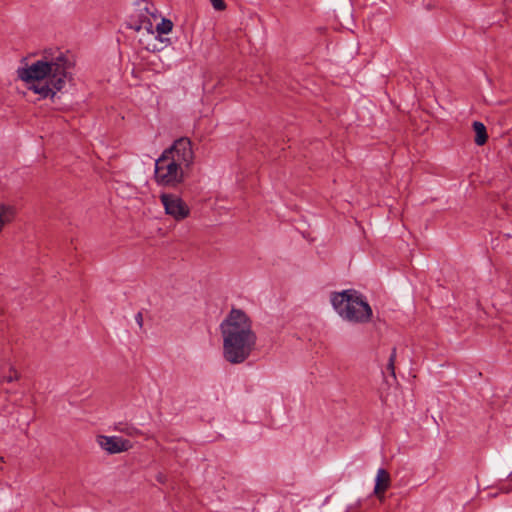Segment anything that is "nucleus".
<instances>
[{"label": "nucleus", "mask_w": 512, "mask_h": 512, "mask_svg": "<svg viewBox=\"0 0 512 512\" xmlns=\"http://www.w3.org/2000/svg\"><path fill=\"white\" fill-rule=\"evenodd\" d=\"M472 128L475 132V143L478 146H483L488 140V134L485 125L480 121H474Z\"/></svg>", "instance_id": "6e6552de"}, {"label": "nucleus", "mask_w": 512, "mask_h": 512, "mask_svg": "<svg viewBox=\"0 0 512 512\" xmlns=\"http://www.w3.org/2000/svg\"><path fill=\"white\" fill-rule=\"evenodd\" d=\"M71 67L72 62L60 52L56 57L44 56L30 66L19 67L17 75L29 90L43 99L53 100L56 93L64 88Z\"/></svg>", "instance_id": "f257e3e1"}, {"label": "nucleus", "mask_w": 512, "mask_h": 512, "mask_svg": "<svg viewBox=\"0 0 512 512\" xmlns=\"http://www.w3.org/2000/svg\"><path fill=\"white\" fill-rule=\"evenodd\" d=\"M156 480L161 483V484H165L166 481H167V476L161 472H159L157 475H156Z\"/></svg>", "instance_id": "dca6fc26"}, {"label": "nucleus", "mask_w": 512, "mask_h": 512, "mask_svg": "<svg viewBox=\"0 0 512 512\" xmlns=\"http://www.w3.org/2000/svg\"><path fill=\"white\" fill-rule=\"evenodd\" d=\"M96 442L101 448H132L133 446L128 439L117 436L98 435Z\"/></svg>", "instance_id": "423d86ee"}, {"label": "nucleus", "mask_w": 512, "mask_h": 512, "mask_svg": "<svg viewBox=\"0 0 512 512\" xmlns=\"http://www.w3.org/2000/svg\"><path fill=\"white\" fill-rule=\"evenodd\" d=\"M159 199L164 207L165 213L176 221H182L190 215L189 206L180 196L172 193H161Z\"/></svg>", "instance_id": "39448f33"}, {"label": "nucleus", "mask_w": 512, "mask_h": 512, "mask_svg": "<svg viewBox=\"0 0 512 512\" xmlns=\"http://www.w3.org/2000/svg\"><path fill=\"white\" fill-rule=\"evenodd\" d=\"M18 379V373L15 370H11V374L8 376H4L3 380L7 382H12L14 380Z\"/></svg>", "instance_id": "4468645a"}, {"label": "nucleus", "mask_w": 512, "mask_h": 512, "mask_svg": "<svg viewBox=\"0 0 512 512\" xmlns=\"http://www.w3.org/2000/svg\"><path fill=\"white\" fill-rule=\"evenodd\" d=\"M390 486V475L387 470L380 468L377 472L374 486V495L381 498Z\"/></svg>", "instance_id": "0eeeda50"}, {"label": "nucleus", "mask_w": 512, "mask_h": 512, "mask_svg": "<svg viewBox=\"0 0 512 512\" xmlns=\"http://www.w3.org/2000/svg\"><path fill=\"white\" fill-rule=\"evenodd\" d=\"M395 360H396V347H394L392 349V352L390 354V357H389L388 363H387V370L389 371L390 375L393 377L394 380H396Z\"/></svg>", "instance_id": "f8f14e48"}, {"label": "nucleus", "mask_w": 512, "mask_h": 512, "mask_svg": "<svg viewBox=\"0 0 512 512\" xmlns=\"http://www.w3.org/2000/svg\"><path fill=\"white\" fill-rule=\"evenodd\" d=\"M173 23L171 20L163 18L162 21L156 26L159 34H168L172 31Z\"/></svg>", "instance_id": "9b49d317"}, {"label": "nucleus", "mask_w": 512, "mask_h": 512, "mask_svg": "<svg viewBox=\"0 0 512 512\" xmlns=\"http://www.w3.org/2000/svg\"><path fill=\"white\" fill-rule=\"evenodd\" d=\"M135 320H136V322H137L138 326H139L140 328H142V327H143V314H142V312H138V313L135 315Z\"/></svg>", "instance_id": "2eb2a0df"}, {"label": "nucleus", "mask_w": 512, "mask_h": 512, "mask_svg": "<svg viewBox=\"0 0 512 512\" xmlns=\"http://www.w3.org/2000/svg\"><path fill=\"white\" fill-rule=\"evenodd\" d=\"M124 450H107L108 454H116V453H120V452H123Z\"/></svg>", "instance_id": "a211bd4d"}, {"label": "nucleus", "mask_w": 512, "mask_h": 512, "mask_svg": "<svg viewBox=\"0 0 512 512\" xmlns=\"http://www.w3.org/2000/svg\"><path fill=\"white\" fill-rule=\"evenodd\" d=\"M14 218V209L11 206L0 204V232L4 225L9 223Z\"/></svg>", "instance_id": "9d476101"}, {"label": "nucleus", "mask_w": 512, "mask_h": 512, "mask_svg": "<svg viewBox=\"0 0 512 512\" xmlns=\"http://www.w3.org/2000/svg\"><path fill=\"white\" fill-rule=\"evenodd\" d=\"M193 160L194 152L190 139L181 137L175 140L155 161L156 183L163 187L177 188L185 180L183 168H189Z\"/></svg>", "instance_id": "7ed1b4c3"}, {"label": "nucleus", "mask_w": 512, "mask_h": 512, "mask_svg": "<svg viewBox=\"0 0 512 512\" xmlns=\"http://www.w3.org/2000/svg\"><path fill=\"white\" fill-rule=\"evenodd\" d=\"M500 490L504 493H509L512 490V486H503Z\"/></svg>", "instance_id": "f3484780"}, {"label": "nucleus", "mask_w": 512, "mask_h": 512, "mask_svg": "<svg viewBox=\"0 0 512 512\" xmlns=\"http://www.w3.org/2000/svg\"><path fill=\"white\" fill-rule=\"evenodd\" d=\"M331 303L343 320L354 324L368 323L373 316L372 308L365 297L354 289L332 293Z\"/></svg>", "instance_id": "20e7f679"}, {"label": "nucleus", "mask_w": 512, "mask_h": 512, "mask_svg": "<svg viewBox=\"0 0 512 512\" xmlns=\"http://www.w3.org/2000/svg\"><path fill=\"white\" fill-rule=\"evenodd\" d=\"M128 27L136 32H139L143 28L148 32H152L153 24L146 16H143V19H141V16H139V19L137 20L131 18L130 22L128 23Z\"/></svg>", "instance_id": "1a4fd4ad"}, {"label": "nucleus", "mask_w": 512, "mask_h": 512, "mask_svg": "<svg viewBox=\"0 0 512 512\" xmlns=\"http://www.w3.org/2000/svg\"><path fill=\"white\" fill-rule=\"evenodd\" d=\"M223 358L230 364L244 363L256 349L257 335L245 311L232 308L219 326Z\"/></svg>", "instance_id": "f03ea898"}, {"label": "nucleus", "mask_w": 512, "mask_h": 512, "mask_svg": "<svg viewBox=\"0 0 512 512\" xmlns=\"http://www.w3.org/2000/svg\"><path fill=\"white\" fill-rule=\"evenodd\" d=\"M213 8L218 11H222L226 8L224 0H210Z\"/></svg>", "instance_id": "ddd939ff"}]
</instances>
